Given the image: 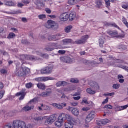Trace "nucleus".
Segmentation results:
<instances>
[{
  "instance_id": "20e7f679",
  "label": "nucleus",
  "mask_w": 128,
  "mask_h": 128,
  "mask_svg": "<svg viewBox=\"0 0 128 128\" xmlns=\"http://www.w3.org/2000/svg\"><path fill=\"white\" fill-rule=\"evenodd\" d=\"M22 70H23V72H18V69H16V74L17 76H26L30 72V70L27 68H22Z\"/></svg>"
},
{
  "instance_id": "a19ab883",
  "label": "nucleus",
  "mask_w": 128,
  "mask_h": 128,
  "mask_svg": "<svg viewBox=\"0 0 128 128\" xmlns=\"http://www.w3.org/2000/svg\"><path fill=\"white\" fill-rule=\"evenodd\" d=\"M48 96V92H42L40 94V96H42V98H46V96Z\"/></svg>"
},
{
  "instance_id": "f03ea898",
  "label": "nucleus",
  "mask_w": 128,
  "mask_h": 128,
  "mask_svg": "<svg viewBox=\"0 0 128 128\" xmlns=\"http://www.w3.org/2000/svg\"><path fill=\"white\" fill-rule=\"evenodd\" d=\"M60 59L62 62L66 64H74V62H76V58L72 57V56L61 57Z\"/></svg>"
},
{
  "instance_id": "f704fd0d",
  "label": "nucleus",
  "mask_w": 128,
  "mask_h": 128,
  "mask_svg": "<svg viewBox=\"0 0 128 128\" xmlns=\"http://www.w3.org/2000/svg\"><path fill=\"white\" fill-rule=\"evenodd\" d=\"M110 26H112V28H118V30H122L120 28L116 25V23H111Z\"/></svg>"
},
{
  "instance_id": "de8ad7c7",
  "label": "nucleus",
  "mask_w": 128,
  "mask_h": 128,
  "mask_svg": "<svg viewBox=\"0 0 128 128\" xmlns=\"http://www.w3.org/2000/svg\"><path fill=\"white\" fill-rule=\"evenodd\" d=\"M74 90L70 88H66L64 89V92H72Z\"/></svg>"
},
{
  "instance_id": "4468645a",
  "label": "nucleus",
  "mask_w": 128,
  "mask_h": 128,
  "mask_svg": "<svg viewBox=\"0 0 128 128\" xmlns=\"http://www.w3.org/2000/svg\"><path fill=\"white\" fill-rule=\"evenodd\" d=\"M26 93L22 92H18L16 94V96H21L20 98V100H24V98H26Z\"/></svg>"
},
{
  "instance_id": "1a4fd4ad",
  "label": "nucleus",
  "mask_w": 128,
  "mask_h": 128,
  "mask_svg": "<svg viewBox=\"0 0 128 128\" xmlns=\"http://www.w3.org/2000/svg\"><path fill=\"white\" fill-rule=\"evenodd\" d=\"M61 22H67L68 20V13H63L60 16Z\"/></svg>"
},
{
  "instance_id": "603ef678",
  "label": "nucleus",
  "mask_w": 128,
  "mask_h": 128,
  "mask_svg": "<svg viewBox=\"0 0 128 128\" xmlns=\"http://www.w3.org/2000/svg\"><path fill=\"white\" fill-rule=\"evenodd\" d=\"M104 26H106L108 28V26H110L111 23L108 22H104Z\"/></svg>"
},
{
  "instance_id": "c03bdc74",
  "label": "nucleus",
  "mask_w": 128,
  "mask_h": 128,
  "mask_svg": "<svg viewBox=\"0 0 128 128\" xmlns=\"http://www.w3.org/2000/svg\"><path fill=\"white\" fill-rule=\"evenodd\" d=\"M26 88H32V83H28L26 84Z\"/></svg>"
},
{
  "instance_id": "6e6552de",
  "label": "nucleus",
  "mask_w": 128,
  "mask_h": 128,
  "mask_svg": "<svg viewBox=\"0 0 128 128\" xmlns=\"http://www.w3.org/2000/svg\"><path fill=\"white\" fill-rule=\"evenodd\" d=\"M110 122V121L108 119H105L97 121V124L99 126H106V124H109Z\"/></svg>"
},
{
  "instance_id": "9b49d317",
  "label": "nucleus",
  "mask_w": 128,
  "mask_h": 128,
  "mask_svg": "<svg viewBox=\"0 0 128 128\" xmlns=\"http://www.w3.org/2000/svg\"><path fill=\"white\" fill-rule=\"evenodd\" d=\"M62 42L65 46H68V44H74V41L72 40V39H64Z\"/></svg>"
},
{
  "instance_id": "4be33fe9",
  "label": "nucleus",
  "mask_w": 128,
  "mask_h": 128,
  "mask_svg": "<svg viewBox=\"0 0 128 128\" xmlns=\"http://www.w3.org/2000/svg\"><path fill=\"white\" fill-rule=\"evenodd\" d=\"M34 106H26L23 108V110H24V112H28L30 110H34Z\"/></svg>"
},
{
  "instance_id": "39448f33",
  "label": "nucleus",
  "mask_w": 128,
  "mask_h": 128,
  "mask_svg": "<svg viewBox=\"0 0 128 128\" xmlns=\"http://www.w3.org/2000/svg\"><path fill=\"white\" fill-rule=\"evenodd\" d=\"M88 38H90V36L88 35L83 36L81 40H78L76 42L74 41V44H86Z\"/></svg>"
},
{
  "instance_id": "aec40b11",
  "label": "nucleus",
  "mask_w": 128,
  "mask_h": 128,
  "mask_svg": "<svg viewBox=\"0 0 128 128\" xmlns=\"http://www.w3.org/2000/svg\"><path fill=\"white\" fill-rule=\"evenodd\" d=\"M68 84V82L62 81V82H59L56 84V86L58 88H60V86H64Z\"/></svg>"
},
{
  "instance_id": "79ce46f5",
  "label": "nucleus",
  "mask_w": 128,
  "mask_h": 128,
  "mask_svg": "<svg viewBox=\"0 0 128 128\" xmlns=\"http://www.w3.org/2000/svg\"><path fill=\"white\" fill-rule=\"evenodd\" d=\"M56 36H49L48 40H56Z\"/></svg>"
},
{
  "instance_id": "5fc2aeb1",
  "label": "nucleus",
  "mask_w": 128,
  "mask_h": 128,
  "mask_svg": "<svg viewBox=\"0 0 128 128\" xmlns=\"http://www.w3.org/2000/svg\"><path fill=\"white\" fill-rule=\"evenodd\" d=\"M90 110V108H84L82 109V110L83 112H88V110Z\"/></svg>"
},
{
  "instance_id": "bf43d9fd",
  "label": "nucleus",
  "mask_w": 128,
  "mask_h": 128,
  "mask_svg": "<svg viewBox=\"0 0 128 128\" xmlns=\"http://www.w3.org/2000/svg\"><path fill=\"white\" fill-rule=\"evenodd\" d=\"M122 8L124 10H128V5L123 4V5H122Z\"/></svg>"
},
{
  "instance_id": "473e14b6",
  "label": "nucleus",
  "mask_w": 128,
  "mask_h": 128,
  "mask_svg": "<svg viewBox=\"0 0 128 128\" xmlns=\"http://www.w3.org/2000/svg\"><path fill=\"white\" fill-rule=\"evenodd\" d=\"M86 92L90 94H96V91L92 90L91 88H88Z\"/></svg>"
},
{
  "instance_id": "f257e3e1",
  "label": "nucleus",
  "mask_w": 128,
  "mask_h": 128,
  "mask_svg": "<svg viewBox=\"0 0 128 128\" xmlns=\"http://www.w3.org/2000/svg\"><path fill=\"white\" fill-rule=\"evenodd\" d=\"M13 126H14V128H32V124H28V126L26 127V122L19 120L14 121Z\"/></svg>"
},
{
  "instance_id": "13d9d810",
  "label": "nucleus",
  "mask_w": 128,
  "mask_h": 128,
  "mask_svg": "<svg viewBox=\"0 0 128 128\" xmlns=\"http://www.w3.org/2000/svg\"><path fill=\"white\" fill-rule=\"evenodd\" d=\"M43 119L44 118H42V117H38L34 118V120L36 122H40V120H43Z\"/></svg>"
},
{
  "instance_id": "a878e982",
  "label": "nucleus",
  "mask_w": 128,
  "mask_h": 128,
  "mask_svg": "<svg viewBox=\"0 0 128 128\" xmlns=\"http://www.w3.org/2000/svg\"><path fill=\"white\" fill-rule=\"evenodd\" d=\"M6 5L8 6H16V4L12 1L7 2L6 3Z\"/></svg>"
},
{
  "instance_id": "680f3d73",
  "label": "nucleus",
  "mask_w": 128,
  "mask_h": 128,
  "mask_svg": "<svg viewBox=\"0 0 128 128\" xmlns=\"http://www.w3.org/2000/svg\"><path fill=\"white\" fill-rule=\"evenodd\" d=\"M114 93H110V94H104V96H114Z\"/></svg>"
},
{
  "instance_id": "ea45409f",
  "label": "nucleus",
  "mask_w": 128,
  "mask_h": 128,
  "mask_svg": "<svg viewBox=\"0 0 128 128\" xmlns=\"http://www.w3.org/2000/svg\"><path fill=\"white\" fill-rule=\"evenodd\" d=\"M114 90H118L120 88V84H114L112 86Z\"/></svg>"
},
{
  "instance_id": "bb28decb",
  "label": "nucleus",
  "mask_w": 128,
  "mask_h": 128,
  "mask_svg": "<svg viewBox=\"0 0 128 128\" xmlns=\"http://www.w3.org/2000/svg\"><path fill=\"white\" fill-rule=\"evenodd\" d=\"M54 124L56 128H62V123L58 120L55 122Z\"/></svg>"
},
{
  "instance_id": "393cba45",
  "label": "nucleus",
  "mask_w": 128,
  "mask_h": 128,
  "mask_svg": "<svg viewBox=\"0 0 128 128\" xmlns=\"http://www.w3.org/2000/svg\"><path fill=\"white\" fill-rule=\"evenodd\" d=\"M41 74H48V68L46 67L41 70Z\"/></svg>"
},
{
  "instance_id": "0eeeda50",
  "label": "nucleus",
  "mask_w": 128,
  "mask_h": 128,
  "mask_svg": "<svg viewBox=\"0 0 128 128\" xmlns=\"http://www.w3.org/2000/svg\"><path fill=\"white\" fill-rule=\"evenodd\" d=\"M96 116V112L92 111L87 116L86 119L85 120L86 122H90Z\"/></svg>"
},
{
  "instance_id": "dca6fc26",
  "label": "nucleus",
  "mask_w": 128,
  "mask_h": 128,
  "mask_svg": "<svg viewBox=\"0 0 128 128\" xmlns=\"http://www.w3.org/2000/svg\"><path fill=\"white\" fill-rule=\"evenodd\" d=\"M72 108H70L69 110H72V114L74 116H78V114H80V111L77 108H74L72 110Z\"/></svg>"
},
{
  "instance_id": "58836bf2",
  "label": "nucleus",
  "mask_w": 128,
  "mask_h": 128,
  "mask_svg": "<svg viewBox=\"0 0 128 128\" xmlns=\"http://www.w3.org/2000/svg\"><path fill=\"white\" fill-rule=\"evenodd\" d=\"M37 54L41 56V58H46L48 56L46 54H42V53L40 52H37Z\"/></svg>"
},
{
  "instance_id": "09e8293b",
  "label": "nucleus",
  "mask_w": 128,
  "mask_h": 128,
  "mask_svg": "<svg viewBox=\"0 0 128 128\" xmlns=\"http://www.w3.org/2000/svg\"><path fill=\"white\" fill-rule=\"evenodd\" d=\"M105 108H106L107 110H112V105H106L104 106Z\"/></svg>"
},
{
  "instance_id": "c85d7f7f",
  "label": "nucleus",
  "mask_w": 128,
  "mask_h": 128,
  "mask_svg": "<svg viewBox=\"0 0 128 128\" xmlns=\"http://www.w3.org/2000/svg\"><path fill=\"white\" fill-rule=\"evenodd\" d=\"M16 38V34L13 32L10 33L8 36V40H12V38Z\"/></svg>"
},
{
  "instance_id": "052dcab7",
  "label": "nucleus",
  "mask_w": 128,
  "mask_h": 128,
  "mask_svg": "<svg viewBox=\"0 0 128 128\" xmlns=\"http://www.w3.org/2000/svg\"><path fill=\"white\" fill-rule=\"evenodd\" d=\"M58 54H66V51L64 50H60L58 51Z\"/></svg>"
},
{
  "instance_id": "37998d69",
  "label": "nucleus",
  "mask_w": 128,
  "mask_h": 128,
  "mask_svg": "<svg viewBox=\"0 0 128 128\" xmlns=\"http://www.w3.org/2000/svg\"><path fill=\"white\" fill-rule=\"evenodd\" d=\"M88 104V100L86 99L85 98H83L82 102H81V104Z\"/></svg>"
},
{
  "instance_id": "49530a36",
  "label": "nucleus",
  "mask_w": 128,
  "mask_h": 128,
  "mask_svg": "<svg viewBox=\"0 0 128 128\" xmlns=\"http://www.w3.org/2000/svg\"><path fill=\"white\" fill-rule=\"evenodd\" d=\"M40 80L42 82H48V77L46 78V77H44V78H40Z\"/></svg>"
},
{
  "instance_id": "4c0bfd02",
  "label": "nucleus",
  "mask_w": 128,
  "mask_h": 128,
  "mask_svg": "<svg viewBox=\"0 0 128 128\" xmlns=\"http://www.w3.org/2000/svg\"><path fill=\"white\" fill-rule=\"evenodd\" d=\"M70 82H72L73 84H78V82H80V81L78 80V79L72 78L70 80Z\"/></svg>"
},
{
  "instance_id": "a18cd8bd",
  "label": "nucleus",
  "mask_w": 128,
  "mask_h": 128,
  "mask_svg": "<svg viewBox=\"0 0 128 128\" xmlns=\"http://www.w3.org/2000/svg\"><path fill=\"white\" fill-rule=\"evenodd\" d=\"M4 128H14V126H12V124H6L4 126Z\"/></svg>"
},
{
  "instance_id": "3c124183",
  "label": "nucleus",
  "mask_w": 128,
  "mask_h": 128,
  "mask_svg": "<svg viewBox=\"0 0 128 128\" xmlns=\"http://www.w3.org/2000/svg\"><path fill=\"white\" fill-rule=\"evenodd\" d=\"M21 42L22 44H30V42H28V40H22Z\"/></svg>"
},
{
  "instance_id": "6ab92c4d",
  "label": "nucleus",
  "mask_w": 128,
  "mask_h": 128,
  "mask_svg": "<svg viewBox=\"0 0 128 128\" xmlns=\"http://www.w3.org/2000/svg\"><path fill=\"white\" fill-rule=\"evenodd\" d=\"M74 124L72 122H66L64 124V126L66 128H74Z\"/></svg>"
},
{
  "instance_id": "72a5a7b5",
  "label": "nucleus",
  "mask_w": 128,
  "mask_h": 128,
  "mask_svg": "<svg viewBox=\"0 0 128 128\" xmlns=\"http://www.w3.org/2000/svg\"><path fill=\"white\" fill-rule=\"evenodd\" d=\"M38 18L39 20H46V14H40L38 16Z\"/></svg>"
},
{
  "instance_id": "f8f14e48",
  "label": "nucleus",
  "mask_w": 128,
  "mask_h": 128,
  "mask_svg": "<svg viewBox=\"0 0 128 128\" xmlns=\"http://www.w3.org/2000/svg\"><path fill=\"white\" fill-rule=\"evenodd\" d=\"M66 120V114L64 113L61 114L58 118V121L64 124V120Z\"/></svg>"
},
{
  "instance_id": "864d4df0",
  "label": "nucleus",
  "mask_w": 128,
  "mask_h": 128,
  "mask_svg": "<svg viewBox=\"0 0 128 128\" xmlns=\"http://www.w3.org/2000/svg\"><path fill=\"white\" fill-rule=\"evenodd\" d=\"M0 72L1 74H6L8 73V71H6V70H4V69H2L0 70Z\"/></svg>"
},
{
  "instance_id": "423d86ee",
  "label": "nucleus",
  "mask_w": 128,
  "mask_h": 128,
  "mask_svg": "<svg viewBox=\"0 0 128 128\" xmlns=\"http://www.w3.org/2000/svg\"><path fill=\"white\" fill-rule=\"evenodd\" d=\"M58 24L56 23V22H54L52 20H48V28L56 30H58Z\"/></svg>"
},
{
  "instance_id": "338daca9",
  "label": "nucleus",
  "mask_w": 128,
  "mask_h": 128,
  "mask_svg": "<svg viewBox=\"0 0 128 128\" xmlns=\"http://www.w3.org/2000/svg\"><path fill=\"white\" fill-rule=\"evenodd\" d=\"M18 8H22V6H24V4L22 3H19V4H18Z\"/></svg>"
},
{
  "instance_id": "6e6d98bb",
  "label": "nucleus",
  "mask_w": 128,
  "mask_h": 128,
  "mask_svg": "<svg viewBox=\"0 0 128 128\" xmlns=\"http://www.w3.org/2000/svg\"><path fill=\"white\" fill-rule=\"evenodd\" d=\"M53 68H54V66H49L48 74H52V72Z\"/></svg>"
},
{
  "instance_id": "b1692460",
  "label": "nucleus",
  "mask_w": 128,
  "mask_h": 128,
  "mask_svg": "<svg viewBox=\"0 0 128 128\" xmlns=\"http://www.w3.org/2000/svg\"><path fill=\"white\" fill-rule=\"evenodd\" d=\"M68 18L70 20H74V18H76V14L74 12H71L70 15H68Z\"/></svg>"
},
{
  "instance_id": "e2e57ef3",
  "label": "nucleus",
  "mask_w": 128,
  "mask_h": 128,
  "mask_svg": "<svg viewBox=\"0 0 128 128\" xmlns=\"http://www.w3.org/2000/svg\"><path fill=\"white\" fill-rule=\"evenodd\" d=\"M73 98L74 100H80L81 98V97L80 96H78V97H74Z\"/></svg>"
},
{
  "instance_id": "412c9836",
  "label": "nucleus",
  "mask_w": 128,
  "mask_h": 128,
  "mask_svg": "<svg viewBox=\"0 0 128 128\" xmlns=\"http://www.w3.org/2000/svg\"><path fill=\"white\" fill-rule=\"evenodd\" d=\"M106 40V39L102 37L100 38L99 40V44L100 48H104V41Z\"/></svg>"
},
{
  "instance_id": "2f4dec72",
  "label": "nucleus",
  "mask_w": 128,
  "mask_h": 128,
  "mask_svg": "<svg viewBox=\"0 0 128 128\" xmlns=\"http://www.w3.org/2000/svg\"><path fill=\"white\" fill-rule=\"evenodd\" d=\"M66 118L68 122H72L73 120L72 116L70 115H67V116H66Z\"/></svg>"
},
{
  "instance_id": "4d7b16f0",
  "label": "nucleus",
  "mask_w": 128,
  "mask_h": 128,
  "mask_svg": "<svg viewBox=\"0 0 128 128\" xmlns=\"http://www.w3.org/2000/svg\"><path fill=\"white\" fill-rule=\"evenodd\" d=\"M4 92L2 91L0 92V100L4 98Z\"/></svg>"
},
{
  "instance_id": "c9c22d12",
  "label": "nucleus",
  "mask_w": 128,
  "mask_h": 128,
  "mask_svg": "<svg viewBox=\"0 0 128 128\" xmlns=\"http://www.w3.org/2000/svg\"><path fill=\"white\" fill-rule=\"evenodd\" d=\"M106 2V8L110 9V0H104Z\"/></svg>"
},
{
  "instance_id": "7ed1b4c3",
  "label": "nucleus",
  "mask_w": 128,
  "mask_h": 128,
  "mask_svg": "<svg viewBox=\"0 0 128 128\" xmlns=\"http://www.w3.org/2000/svg\"><path fill=\"white\" fill-rule=\"evenodd\" d=\"M20 60L22 62V64H26V60H36L34 56L30 55H20Z\"/></svg>"
},
{
  "instance_id": "8fccbe9b",
  "label": "nucleus",
  "mask_w": 128,
  "mask_h": 128,
  "mask_svg": "<svg viewBox=\"0 0 128 128\" xmlns=\"http://www.w3.org/2000/svg\"><path fill=\"white\" fill-rule=\"evenodd\" d=\"M70 104L72 106H78V102H72L70 103Z\"/></svg>"
},
{
  "instance_id": "69168bd1",
  "label": "nucleus",
  "mask_w": 128,
  "mask_h": 128,
  "mask_svg": "<svg viewBox=\"0 0 128 128\" xmlns=\"http://www.w3.org/2000/svg\"><path fill=\"white\" fill-rule=\"evenodd\" d=\"M122 110H126V108H128V104L124 106H122Z\"/></svg>"
},
{
  "instance_id": "c756f323",
  "label": "nucleus",
  "mask_w": 128,
  "mask_h": 128,
  "mask_svg": "<svg viewBox=\"0 0 128 128\" xmlns=\"http://www.w3.org/2000/svg\"><path fill=\"white\" fill-rule=\"evenodd\" d=\"M72 28V26H70L65 28V32L66 34L70 32V30Z\"/></svg>"
},
{
  "instance_id": "e433bc0d",
  "label": "nucleus",
  "mask_w": 128,
  "mask_h": 128,
  "mask_svg": "<svg viewBox=\"0 0 128 128\" xmlns=\"http://www.w3.org/2000/svg\"><path fill=\"white\" fill-rule=\"evenodd\" d=\"M122 106H116V107L115 108V111L116 112H122Z\"/></svg>"
},
{
  "instance_id": "ddd939ff",
  "label": "nucleus",
  "mask_w": 128,
  "mask_h": 128,
  "mask_svg": "<svg viewBox=\"0 0 128 128\" xmlns=\"http://www.w3.org/2000/svg\"><path fill=\"white\" fill-rule=\"evenodd\" d=\"M80 2V0H68V4L72 6L78 4Z\"/></svg>"
},
{
  "instance_id": "7c9ffc66",
  "label": "nucleus",
  "mask_w": 128,
  "mask_h": 128,
  "mask_svg": "<svg viewBox=\"0 0 128 128\" xmlns=\"http://www.w3.org/2000/svg\"><path fill=\"white\" fill-rule=\"evenodd\" d=\"M120 78H124V76L122 75H118V80H119V82H120V84H124V80Z\"/></svg>"
},
{
  "instance_id": "5701e85b",
  "label": "nucleus",
  "mask_w": 128,
  "mask_h": 128,
  "mask_svg": "<svg viewBox=\"0 0 128 128\" xmlns=\"http://www.w3.org/2000/svg\"><path fill=\"white\" fill-rule=\"evenodd\" d=\"M37 86L40 90H46V85L42 83L38 84Z\"/></svg>"
},
{
  "instance_id": "f3484780",
  "label": "nucleus",
  "mask_w": 128,
  "mask_h": 128,
  "mask_svg": "<svg viewBox=\"0 0 128 128\" xmlns=\"http://www.w3.org/2000/svg\"><path fill=\"white\" fill-rule=\"evenodd\" d=\"M56 120V115H52L49 117L48 120L50 124H52V122H54Z\"/></svg>"
},
{
  "instance_id": "cd10ccee",
  "label": "nucleus",
  "mask_w": 128,
  "mask_h": 128,
  "mask_svg": "<svg viewBox=\"0 0 128 128\" xmlns=\"http://www.w3.org/2000/svg\"><path fill=\"white\" fill-rule=\"evenodd\" d=\"M53 106L56 108H58V110H62L63 108L62 106L60 104H54Z\"/></svg>"
},
{
  "instance_id": "2eb2a0df",
  "label": "nucleus",
  "mask_w": 128,
  "mask_h": 128,
  "mask_svg": "<svg viewBox=\"0 0 128 128\" xmlns=\"http://www.w3.org/2000/svg\"><path fill=\"white\" fill-rule=\"evenodd\" d=\"M89 86H94L96 90H100V86L96 82L92 81L89 82Z\"/></svg>"
},
{
  "instance_id": "0e129e2a",
  "label": "nucleus",
  "mask_w": 128,
  "mask_h": 128,
  "mask_svg": "<svg viewBox=\"0 0 128 128\" xmlns=\"http://www.w3.org/2000/svg\"><path fill=\"white\" fill-rule=\"evenodd\" d=\"M108 102V98H106L104 102H102V104H106Z\"/></svg>"
},
{
  "instance_id": "a211bd4d",
  "label": "nucleus",
  "mask_w": 128,
  "mask_h": 128,
  "mask_svg": "<svg viewBox=\"0 0 128 128\" xmlns=\"http://www.w3.org/2000/svg\"><path fill=\"white\" fill-rule=\"evenodd\" d=\"M96 6L98 8H102L104 5L102 4V0H97L96 2Z\"/></svg>"
},
{
  "instance_id": "774afa93",
  "label": "nucleus",
  "mask_w": 128,
  "mask_h": 128,
  "mask_svg": "<svg viewBox=\"0 0 128 128\" xmlns=\"http://www.w3.org/2000/svg\"><path fill=\"white\" fill-rule=\"evenodd\" d=\"M4 88V84L2 82H0V90H2Z\"/></svg>"
},
{
  "instance_id": "9d476101",
  "label": "nucleus",
  "mask_w": 128,
  "mask_h": 128,
  "mask_svg": "<svg viewBox=\"0 0 128 128\" xmlns=\"http://www.w3.org/2000/svg\"><path fill=\"white\" fill-rule=\"evenodd\" d=\"M108 34L112 36V38H118V32L116 30L109 31L108 32Z\"/></svg>"
}]
</instances>
